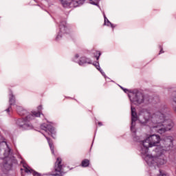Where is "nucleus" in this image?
<instances>
[{
    "instance_id": "nucleus-1",
    "label": "nucleus",
    "mask_w": 176,
    "mask_h": 176,
    "mask_svg": "<svg viewBox=\"0 0 176 176\" xmlns=\"http://www.w3.org/2000/svg\"><path fill=\"white\" fill-rule=\"evenodd\" d=\"M131 101V131H134L135 122L140 120L144 126H148L152 131H156L159 134H164L166 131H170L174 127V122L170 119L167 107L162 106L159 111L153 115L151 118V112L143 109L140 111L138 116L135 112L134 105H141V104H148L149 102V96L144 95L138 89H133L128 94Z\"/></svg>"
},
{
    "instance_id": "nucleus-2",
    "label": "nucleus",
    "mask_w": 176,
    "mask_h": 176,
    "mask_svg": "<svg viewBox=\"0 0 176 176\" xmlns=\"http://www.w3.org/2000/svg\"><path fill=\"white\" fill-rule=\"evenodd\" d=\"M131 131L133 140L140 142L139 152L140 156L149 167L156 169L167 163V157L165 154L167 151H171L174 146L173 144V137L167 136L164 140H160V135L153 134L146 140L141 141L140 136L137 135L135 126H133V131Z\"/></svg>"
},
{
    "instance_id": "nucleus-3",
    "label": "nucleus",
    "mask_w": 176,
    "mask_h": 176,
    "mask_svg": "<svg viewBox=\"0 0 176 176\" xmlns=\"http://www.w3.org/2000/svg\"><path fill=\"white\" fill-rule=\"evenodd\" d=\"M16 111L21 116H26L25 118L17 120L16 124L21 129V130H32L34 125L30 123L31 120H34L35 118H41L43 114L41 113L42 111V106L38 107V111H32L31 114H28V111L21 106L16 107Z\"/></svg>"
},
{
    "instance_id": "nucleus-4",
    "label": "nucleus",
    "mask_w": 176,
    "mask_h": 176,
    "mask_svg": "<svg viewBox=\"0 0 176 176\" xmlns=\"http://www.w3.org/2000/svg\"><path fill=\"white\" fill-rule=\"evenodd\" d=\"M0 144H5L7 147L4 152V157L3 159V163L1 164V167L3 170L9 171L10 170H12V166L17 163V160H16L14 156L12 154V149H10V147H9V145H8L6 142L0 141Z\"/></svg>"
},
{
    "instance_id": "nucleus-5",
    "label": "nucleus",
    "mask_w": 176,
    "mask_h": 176,
    "mask_svg": "<svg viewBox=\"0 0 176 176\" xmlns=\"http://www.w3.org/2000/svg\"><path fill=\"white\" fill-rule=\"evenodd\" d=\"M86 0H60L63 8H78L83 5Z\"/></svg>"
},
{
    "instance_id": "nucleus-6",
    "label": "nucleus",
    "mask_w": 176,
    "mask_h": 176,
    "mask_svg": "<svg viewBox=\"0 0 176 176\" xmlns=\"http://www.w3.org/2000/svg\"><path fill=\"white\" fill-rule=\"evenodd\" d=\"M65 166L61 164V158L58 157L55 162L54 173H52L53 176H63V174H65Z\"/></svg>"
},
{
    "instance_id": "nucleus-7",
    "label": "nucleus",
    "mask_w": 176,
    "mask_h": 176,
    "mask_svg": "<svg viewBox=\"0 0 176 176\" xmlns=\"http://www.w3.org/2000/svg\"><path fill=\"white\" fill-rule=\"evenodd\" d=\"M74 63H76L80 67H85V64H93L91 59L86 58V56H81L80 54H76L72 58Z\"/></svg>"
},
{
    "instance_id": "nucleus-8",
    "label": "nucleus",
    "mask_w": 176,
    "mask_h": 176,
    "mask_svg": "<svg viewBox=\"0 0 176 176\" xmlns=\"http://www.w3.org/2000/svg\"><path fill=\"white\" fill-rule=\"evenodd\" d=\"M41 130H43L44 131H45V133H47V134H49V135L52 136V138H56V129H54L53 127V123L52 122H47L46 123H43L41 125Z\"/></svg>"
},
{
    "instance_id": "nucleus-9",
    "label": "nucleus",
    "mask_w": 176,
    "mask_h": 176,
    "mask_svg": "<svg viewBox=\"0 0 176 176\" xmlns=\"http://www.w3.org/2000/svg\"><path fill=\"white\" fill-rule=\"evenodd\" d=\"M68 34V28L67 27V22L65 21H61L59 25V32L56 37V41H60L63 38V35Z\"/></svg>"
},
{
    "instance_id": "nucleus-10",
    "label": "nucleus",
    "mask_w": 176,
    "mask_h": 176,
    "mask_svg": "<svg viewBox=\"0 0 176 176\" xmlns=\"http://www.w3.org/2000/svg\"><path fill=\"white\" fill-rule=\"evenodd\" d=\"M21 164H22L23 167V168H21V171L24 170L26 174H32V175L34 176H41V174L29 167V166L27 164V163H25V161L24 160H21Z\"/></svg>"
},
{
    "instance_id": "nucleus-11",
    "label": "nucleus",
    "mask_w": 176,
    "mask_h": 176,
    "mask_svg": "<svg viewBox=\"0 0 176 176\" xmlns=\"http://www.w3.org/2000/svg\"><path fill=\"white\" fill-rule=\"evenodd\" d=\"M9 107L6 109V112H8V113H9L10 111H12V105L16 104V98L14 97V95H13V92L12 91H10L9 94Z\"/></svg>"
},
{
    "instance_id": "nucleus-12",
    "label": "nucleus",
    "mask_w": 176,
    "mask_h": 176,
    "mask_svg": "<svg viewBox=\"0 0 176 176\" xmlns=\"http://www.w3.org/2000/svg\"><path fill=\"white\" fill-rule=\"evenodd\" d=\"M103 17L104 19V25H107V27H111V28H115L116 25H113L108 18H107V16L105 15V12H103Z\"/></svg>"
},
{
    "instance_id": "nucleus-13",
    "label": "nucleus",
    "mask_w": 176,
    "mask_h": 176,
    "mask_svg": "<svg viewBox=\"0 0 176 176\" xmlns=\"http://www.w3.org/2000/svg\"><path fill=\"white\" fill-rule=\"evenodd\" d=\"M93 65H94V67H96V69H98V71H99L100 72V74L102 75V76H104V78L105 79H107V75H105V72H104V71L102 70V69H101V67H100V63L98 62H96L95 63H93Z\"/></svg>"
},
{
    "instance_id": "nucleus-14",
    "label": "nucleus",
    "mask_w": 176,
    "mask_h": 176,
    "mask_svg": "<svg viewBox=\"0 0 176 176\" xmlns=\"http://www.w3.org/2000/svg\"><path fill=\"white\" fill-rule=\"evenodd\" d=\"M44 137H45L48 144H49V146L50 148L51 152L52 153V155H54V146H53V142H52V140L47 138L46 136V135L43 134Z\"/></svg>"
},
{
    "instance_id": "nucleus-15",
    "label": "nucleus",
    "mask_w": 176,
    "mask_h": 176,
    "mask_svg": "<svg viewBox=\"0 0 176 176\" xmlns=\"http://www.w3.org/2000/svg\"><path fill=\"white\" fill-rule=\"evenodd\" d=\"M89 165H90V160L87 159L82 160L81 162L82 167H89Z\"/></svg>"
},
{
    "instance_id": "nucleus-16",
    "label": "nucleus",
    "mask_w": 176,
    "mask_h": 176,
    "mask_svg": "<svg viewBox=\"0 0 176 176\" xmlns=\"http://www.w3.org/2000/svg\"><path fill=\"white\" fill-rule=\"evenodd\" d=\"M89 1L91 5H94L95 6H98L99 9H101V8L100 7V5H98V3H100V0H89Z\"/></svg>"
},
{
    "instance_id": "nucleus-17",
    "label": "nucleus",
    "mask_w": 176,
    "mask_h": 176,
    "mask_svg": "<svg viewBox=\"0 0 176 176\" xmlns=\"http://www.w3.org/2000/svg\"><path fill=\"white\" fill-rule=\"evenodd\" d=\"M160 175L158 176H170V174H168L167 172L160 170Z\"/></svg>"
},
{
    "instance_id": "nucleus-18",
    "label": "nucleus",
    "mask_w": 176,
    "mask_h": 176,
    "mask_svg": "<svg viewBox=\"0 0 176 176\" xmlns=\"http://www.w3.org/2000/svg\"><path fill=\"white\" fill-rule=\"evenodd\" d=\"M96 54H98V56H95V57L96 58V60H99L100 58V56H101V52H100L99 51H96Z\"/></svg>"
},
{
    "instance_id": "nucleus-19",
    "label": "nucleus",
    "mask_w": 176,
    "mask_h": 176,
    "mask_svg": "<svg viewBox=\"0 0 176 176\" xmlns=\"http://www.w3.org/2000/svg\"><path fill=\"white\" fill-rule=\"evenodd\" d=\"M123 91H124V93H126V94L129 95V94H130V93H131V91H130V90H129V89H125L123 90Z\"/></svg>"
},
{
    "instance_id": "nucleus-20",
    "label": "nucleus",
    "mask_w": 176,
    "mask_h": 176,
    "mask_svg": "<svg viewBox=\"0 0 176 176\" xmlns=\"http://www.w3.org/2000/svg\"><path fill=\"white\" fill-rule=\"evenodd\" d=\"M160 53L159 54H162V53H164V52H163V48H162V47H160Z\"/></svg>"
},
{
    "instance_id": "nucleus-21",
    "label": "nucleus",
    "mask_w": 176,
    "mask_h": 176,
    "mask_svg": "<svg viewBox=\"0 0 176 176\" xmlns=\"http://www.w3.org/2000/svg\"><path fill=\"white\" fill-rule=\"evenodd\" d=\"M98 126H102V122H98Z\"/></svg>"
},
{
    "instance_id": "nucleus-22",
    "label": "nucleus",
    "mask_w": 176,
    "mask_h": 176,
    "mask_svg": "<svg viewBox=\"0 0 176 176\" xmlns=\"http://www.w3.org/2000/svg\"><path fill=\"white\" fill-rule=\"evenodd\" d=\"M120 87L122 89H123V87H122V86H120Z\"/></svg>"
},
{
    "instance_id": "nucleus-23",
    "label": "nucleus",
    "mask_w": 176,
    "mask_h": 176,
    "mask_svg": "<svg viewBox=\"0 0 176 176\" xmlns=\"http://www.w3.org/2000/svg\"><path fill=\"white\" fill-rule=\"evenodd\" d=\"M124 89H126V88H122V90H123V91H124Z\"/></svg>"
},
{
    "instance_id": "nucleus-24",
    "label": "nucleus",
    "mask_w": 176,
    "mask_h": 176,
    "mask_svg": "<svg viewBox=\"0 0 176 176\" xmlns=\"http://www.w3.org/2000/svg\"><path fill=\"white\" fill-rule=\"evenodd\" d=\"M21 175H23V173H21Z\"/></svg>"
}]
</instances>
